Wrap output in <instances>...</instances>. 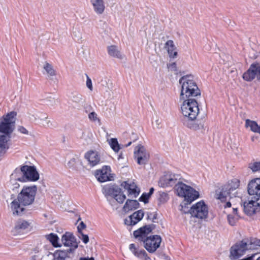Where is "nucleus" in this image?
<instances>
[{"label":"nucleus","instance_id":"obj_1","mask_svg":"<svg viewBox=\"0 0 260 260\" xmlns=\"http://www.w3.org/2000/svg\"><path fill=\"white\" fill-rule=\"evenodd\" d=\"M37 190L36 185L23 187L17 199L12 201L10 204V208L14 215L21 216L24 214L25 209L22 206L32 204Z\"/></svg>","mask_w":260,"mask_h":260},{"label":"nucleus","instance_id":"obj_2","mask_svg":"<svg viewBox=\"0 0 260 260\" xmlns=\"http://www.w3.org/2000/svg\"><path fill=\"white\" fill-rule=\"evenodd\" d=\"M154 224L145 225L134 232V237L140 241H142L145 249L150 253L154 252L160 246L161 242L160 236L148 235L155 228Z\"/></svg>","mask_w":260,"mask_h":260},{"label":"nucleus","instance_id":"obj_3","mask_svg":"<svg viewBox=\"0 0 260 260\" xmlns=\"http://www.w3.org/2000/svg\"><path fill=\"white\" fill-rule=\"evenodd\" d=\"M260 247V240L254 238H246L236 242L230 248V258L231 260L238 259L247 252Z\"/></svg>","mask_w":260,"mask_h":260},{"label":"nucleus","instance_id":"obj_4","mask_svg":"<svg viewBox=\"0 0 260 260\" xmlns=\"http://www.w3.org/2000/svg\"><path fill=\"white\" fill-rule=\"evenodd\" d=\"M179 83L181 85L180 100L195 98L200 95V91L193 80L192 75H188L182 77L179 80Z\"/></svg>","mask_w":260,"mask_h":260},{"label":"nucleus","instance_id":"obj_5","mask_svg":"<svg viewBox=\"0 0 260 260\" xmlns=\"http://www.w3.org/2000/svg\"><path fill=\"white\" fill-rule=\"evenodd\" d=\"M175 188L177 194L184 198L187 204H190L199 197V192L198 191L180 182V180L178 181Z\"/></svg>","mask_w":260,"mask_h":260},{"label":"nucleus","instance_id":"obj_6","mask_svg":"<svg viewBox=\"0 0 260 260\" xmlns=\"http://www.w3.org/2000/svg\"><path fill=\"white\" fill-rule=\"evenodd\" d=\"M181 100L183 101L181 107L182 114L188 120H194L199 112L198 104L195 98Z\"/></svg>","mask_w":260,"mask_h":260},{"label":"nucleus","instance_id":"obj_7","mask_svg":"<svg viewBox=\"0 0 260 260\" xmlns=\"http://www.w3.org/2000/svg\"><path fill=\"white\" fill-rule=\"evenodd\" d=\"M189 211L191 216L200 219H205L208 217V208L203 201L193 205Z\"/></svg>","mask_w":260,"mask_h":260},{"label":"nucleus","instance_id":"obj_8","mask_svg":"<svg viewBox=\"0 0 260 260\" xmlns=\"http://www.w3.org/2000/svg\"><path fill=\"white\" fill-rule=\"evenodd\" d=\"M16 113L11 112L8 113L0 121V132L6 134H11L14 129L15 117Z\"/></svg>","mask_w":260,"mask_h":260},{"label":"nucleus","instance_id":"obj_9","mask_svg":"<svg viewBox=\"0 0 260 260\" xmlns=\"http://www.w3.org/2000/svg\"><path fill=\"white\" fill-rule=\"evenodd\" d=\"M106 196H112L118 203L122 204L126 199V196L117 186H109L104 188Z\"/></svg>","mask_w":260,"mask_h":260},{"label":"nucleus","instance_id":"obj_10","mask_svg":"<svg viewBox=\"0 0 260 260\" xmlns=\"http://www.w3.org/2000/svg\"><path fill=\"white\" fill-rule=\"evenodd\" d=\"M242 77L246 81H251L255 78L260 80V61L252 63L243 74Z\"/></svg>","mask_w":260,"mask_h":260},{"label":"nucleus","instance_id":"obj_11","mask_svg":"<svg viewBox=\"0 0 260 260\" xmlns=\"http://www.w3.org/2000/svg\"><path fill=\"white\" fill-rule=\"evenodd\" d=\"M243 210L248 215H252L260 211V198H252L243 203Z\"/></svg>","mask_w":260,"mask_h":260},{"label":"nucleus","instance_id":"obj_12","mask_svg":"<svg viewBox=\"0 0 260 260\" xmlns=\"http://www.w3.org/2000/svg\"><path fill=\"white\" fill-rule=\"evenodd\" d=\"M61 241L64 246L69 247V249L67 250L69 253L74 254L78 247L76 239L72 233L66 232L63 234L61 237Z\"/></svg>","mask_w":260,"mask_h":260},{"label":"nucleus","instance_id":"obj_13","mask_svg":"<svg viewBox=\"0 0 260 260\" xmlns=\"http://www.w3.org/2000/svg\"><path fill=\"white\" fill-rule=\"evenodd\" d=\"M179 174L168 173L162 176L158 182V185L161 187H167L176 185L178 181L180 180Z\"/></svg>","mask_w":260,"mask_h":260},{"label":"nucleus","instance_id":"obj_14","mask_svg":"<svg viewBox=\"0 0 260 260\" xmlns=\"http://www.w3.org/2000/svg\"><path fill=\"white\" fill-rule=\"evenodd\" d=\"M95 176L98 181L104 182L114 179L113 175L111 174V168L109 166H105L101 170H97Z\"/></svg>","mask_w":260,"mask_h":260},{"label":"nucleus","instance_id":"obj_15","mask_svg":"<svg viewBox=\"0 0 260 260\" xmlns=\"http://www.w3.org/2000/svg\"><path fill=\"white\" fill-rule=\"evenodd\" d=\"M134 154L139 165L146 164L149 159V154L143 146L139 145L136 147Z\"/></svg>","mask_w":260,"mask_h":260},{"label":"nucleus","instance_id":"obj_16","mask_svg":"<svg viewBox=\"0 0 260 260\" xmlns=\"http://www.w3.org/2000/svg\"><path fill=\"white\" fill-rule=\"evenodd\" d=\"M23 170L24 173L26 182L36 181L39 179V174L35 166L24 165Z\"/></svg>","mask_w":260,"mask_h":260},{"label":"nucleus","instance_id":"obj_17","mask_svg":"<svg viewBox=\"0 0 260 260\" xmlns=\"http://www.w3.org/2000/svg\"><path fill=\"white\" fill-rule=\"evenodd\" d=\"M248 192L253 198H260V178L252 179L247 186Z\"/></svg>","mask_w":260,"mask_h":260},{"label":"nucleus","instance_id":"obj_18","mask_svg":"<svg viewBox=\"0 0 260 260\" xmlns=\"http://www.w3.org/2000/svg\"><path fill=\"white\" fill-rule=\"evenodd\" d=\"M30 223L26 220L19 219L15 223L12 230L14 235H18L24 233L29 230Z\"/></svg>","mask_w":260,"mask_h":260},{"label":"nucleus","instance_id":"obj_19","mask_svg":"<svg viewBox=\"0 0 260 260\" xmlns=\"http://www.w3.org/2000/svg\"><path fill=\"white\" fill-rule=\"evenodd\" d=\"M121 186L128 191V196L131 197L136 198L139 194L140 189L134 182L124 181Z\"/></svg>","mask_w":260,"mask_h":260},{"label":"nucleus","instance_id":"obj_20","mask_svg":"<svg viewBox=\"0 0 260 260\" xmlns=\"http://www.w3.org/2000/svg\"><path fill=\"white\" fill-rule=\"evenodd\" d=\"M215 196L216 198L221 202L226 201L228 199H231L233 197H236V192L232 194L227 189L224 188V185L221 188L216 191Z\"/></svg>","mask_w":260,"mask_h":260},{"label":"nucleus","instance_id":"obj_21","mask_svg":"<svg viewBox=\"0 0 260 260\" xmlns=\"http://www.w3.org/2000/svg\"><path fill=\"white\" fill-rule=\"evenodd\" d=\"M144 215V212L142 210H138L125 219L124 223L127 225H135L143 218Z\"/></svg>","mask_w":260,"mask_h":260},{"label":"nucleus","instance_id":"obj_22","mask_svg":"<svg viewBox=\"0 0 260 260\" xmlns=\"http://www.w3.org/2000/svg\"><path fill=\"white\" fill-rule=\"evenodd\" d=\"M15 181L26 182L23 166H21L20 168H16L10 176V182L14 183Z\"/></svg>","mask_w":260,"mask_h":260},{"label":"nucleus","instance_id":"obj_23","mask_svg":"<svg viewBox=\"0 0 260 260\" xmlns=\"http://www.w3.org/2000/svg\"><path fill=\"white\" fill-rule=\"evenodd\" d=\"M130 251L133 254L141 260H151L148 256L146 252L143 249H139L134 244H131L129 246Z\"/></svg>","mask_w":260,"mask_h":260},{"label":"nucleus","instance_id":"obj_24","mask_svg":"<svg viewBox=\"0 0 260 260\" xmlns=\"http://www.w3.org/2000/svg\"><path fill=\"white\" fill-rule=\"evenodd\" d=\"M194 120H184L183 123L188 128L195 130H202L204 129L205 120H197L195 121Z\"/></svg>","mask_w":260,"mask_h":260},{"label":"nucleus","instance_id":"obj_25","mask_svg":"<svg viewBox=\"0 0 260 260\" xmlns=\"http://www.w3.org/2000/svg\"><path fill=\"white\" fill-rule=\"evenodd\" d=\"M85 158L91 167H94L100 162V156L96 151H90L85 154Z\"/></svg>","mask_w":260,"mask_h":260},{"label":"nucleus","instance_id":"obj_26","mask_svg":"<svg viewBox=\"0 0 260 260\" xmlns=\"http://www.w3.org/2000/svg\"><path fill=\"white\" fill-rule=\"evenodd\" d=\"M95 12L98 14H102L105 10V5L103 0H90Z\"/></svg>","mask_w":260,"mask_h":260},{"label":"nucleus","instance_id":"obj_27","mask_svg":"<svg viewBox=\"0 0 260 260\" xmlns=\"http://www.w3.org/2000/svg\"><path fill=\"white\" fill-rule=\"evenodd\" d=\"M74 254L69 253L67 250H56L53 254V260H66Z\"/></svg>","mask_w":260,"mask_h":260},{"label":"nucleus","instance_id":"obj_28","mask_svg":"<svg viewBox=\"0 0 260 260\" xmlns=\"http://www.w3.org/2000/svg\"><path fill=\"white\" fill-rule=\"evenodd\" d=\"M9 138V135H0V157L4 155L8 149L7 142Z\"/></svg>","mask_w":260,"mask_h":260},{"label":"nucleus","instance_id":"obj_29","mask_svg":"<svg viewBox=\"0 0 260 260\" xmlns=\"http://www.w3.org/2000/svg\"><path fill=\"white\" fill-rule=\"evenodd\" d=\"M165 48L167 49L169 56L171 58H176L177 56V52L176 51V48L172 40H169L165 43Z\"/></svg>","mask_w":260,"mask_h":260},{"label":"nucleus","instance_id":"obj_30","mask_svg":"<svg viewBox=\"0 0 260 260\" xmlns=\"http://www.w3.org/2000/svg\"><path fill=\"white\" fill-rule=\"evenodd\" d=\"M240 185V180L237 178H234L231 180L228 183L224 185V188L227 189L229 191H230L232 194L234 193L233 192L235 191L236 189H237Z\"/></svg>","mask_w":260,"mask_h":260},{"label":"nucleus","instance_id":"obj_31","mask_svg":"<svg viewBox=\"0 0 260 260\" xmlns=\"http://www.w3.org/2000/svg\"><path fill=\"white\" fill-rule=\"evenodd\" d=\"M139 206V203L137 201L127 200L123 207V210L124 212H127L138 208Z\"/></svg>","mask_w":260,"mask_h":260},{"label":"nucleus","instance_id":"obj_32","mask_svg":"<svg viewBox=\"0 0 260 260\" xmlns=\"http://www.w3.org/2000/svg\"><path fill=\"white\" fill-rule=\"evenodd\" d=\"M108 52L110 56L119 59L123 58V55L121 53L118 47L115 45H111L108 47Z\"/></svg>","mask_w":260,"mask_h":260},{"label":"nucleus","instance_id":"obj_33","mask_svg":"<svg viewBox=\"0 0 260 260\" xmlns=\"http://www.w3.org/2000/svg\"><path fill=\"white\" fill-rule=\"evenodd\" d=\"M245 126L249 127L250 130L254 133H259L260 125H258L254 121L246 119L245 121Z\"/></svg>","mask_w":260,"mask_h":260},{"label":"nucleus","instance_id":"obj_34","mask_svg":"<svg viewBox=\"0 0 260 260\" xmlns=\"http://www.w3.org/2000/svg\"><path fill=\"white\" fill-rule=\"evenodd\" d=\"M107 142L111 149L116 153H117L121 149L117 139L116 138L108 139Z\"/></svg>","mask_w":260,"mask_h":260},{"label":"nucleus","instance_id":"obj_35","mask_svg":"<svg viewBox=\"0 0 260 260\" xmlns=\"http://www.w3.org/2000/svg\"><path fill=\"white\" fill-rule=\"evenodd\" d=\"M46 239L49 240L55 247H60V245L58 244L59 238L56 234L51 233L46 235Z\"/></svg>","mask_w":260,"mask_h":260},{"label":"nucleus","instance_id":"obj_36","mask_svg":"<svg viewBox=\"0 0 260 260\" xmlns=\"http://www.w3.org/2000/svg\"><path fill=\"white\" fill-rule=\"evenodd\" d=\"M43 68L48 75L50 76L55 75V70L53 69V67L49 63L45 62Z\"/></svg>","mask_w":260,"mask_h":260},{"label":"nucleus","instance_id":"obj_37","mask_svg":"<svg viewBox=\"0 0 260 260\" xmlns=\"http://www.w3.org/2000/svg\"><path fill=\"white\" fill-rule=\"evenodd\" d=\"M249 168L253 172L260 171V161H255L249 164Z\"/></svg>","mask_w":260,"mask_h":260},{"label":"nucleus","instance_id":"obj_38","mask_svg":"<svg viewBox=\"0 0 260 260\" xmlns=\"http://www.w3.org/2000/svg\"><path fill=\"white\" fill-rule=\"evenodd\" d=\"M239 219V216L238 215H228V219L229 221V223L231 225H234L236 222V221Z\"/></svg>","mask_w":260,"mask_h":260},{"label":"nucleus","instance_id":"obj_39","mask_svg":"<svg viewBox=\"0 0 260 260\" xmlns=\"http://www.w3.org/2000/svg\"><path fill=\"white\" fill-rule=\"evenodd\" d=\"M42 254L39 251L35 250L31 252V260H41Z\"/></svg>","mask_w":260,"mask_h":260},{"label":"nucleus","instance_id":"obj_40","mask_svg":"<svg viewBox=\"0 0 260 260\" xmlns=\"http://www.w3.org/2000/svg\"><path fill=\"white\" fill-rule=\"evenodd\" d=\"M150 197V196H149L148 193L145 192L141 195L139 198V201L144 202L145 204H146L148 203V200Z\"/></svg>","mask_w":260,"mask_h":260},{"label":"nucleus","instance_id":"obj_41","mask_svg":"<svg viewBox=\"0 0 260 260\" xmlns=\"http://www.w3.org/2000/svg\"><path fill=\"white\" fill-rule=\"evenodd\" d=\"M147 219L150 220L152 222H154L155 220L157 219V214L155 212H147Z\"/></svg>","mask_w":260,"mask_h":260},{"label":"nucleus","instance_id":"obj_42","mask_svg":"<svg viewBox=\"0 0 260 260\" xmlns=\"http://www.w3.org/2000/svg\"><path fill=\"white\" fill-rule=\"evenodd\" d=\"M78 237L85 244L87 243L89 241L88 236L84 234L82 232L79 233Z\"/></svg>","mask_w":260,"mask_h":260},{"label":"nucleus","instance_id":"obj_43","mask_svg":"<svg viewBox=\"0 0 260 260\" xmlns=\"http://www.w3.org/2000/svg\"><path fill=\"white\" fill-rule=\"evenodd\" d=\"M17 131L18 132L22 134L28 135L29 134V132L26 129L25 127L23 126L19 125L17 127Z\"/></svg>","mask_w":260,"mask_h":260},{"label":"nucleus","instance_id":"obj_44","mask_svg":"<svg viewBox=\"0 0 260 260\" xmlns=\"http://www.w3.org/2000/svg\"><path fill=\"white\" fill-rule=\"evenodd\" d=\"M86 78H87L86 82V86L90 91H92L93 87H92L91 80L87 75H86Z\"/></svg>","mask_w":260,"mask_h":260},{"label":"nucleus","instance_id":"obj_45","mask_svg":"<svg viewBox=\"0 0 260 260\" xmlns=\"http://www.w3.org/2000/svg\"><path fill=\"white\" fill-rule=\"evenodd\" d=\"M36 116L38 117V120L41 121L46 120L47 118V115L46 113L39 112L36 113Z\"/></svg>","mask_w":260,"mask_h":260},{"label":"nucleus","instance_id":"obj_46","mask_svg":"<svg viewBox=\"0 0 260 260\" xmlns=\"http://www.w3.org/2000/svg\"><path fill=\"white\" fill-rule=\"evenodd\" d=\"M73 100L74 102L76 103L81 102L82 101V95L80 94L77 93L74 95Z\"/></svg>","mask_w":260,"mask_h":260},{"label":"nucleus","instance_id":"obj_47","mask_svg":"<svg viewBox=\"0 0 260 260\" xmlns=\"http://www.w3.org/2000/svg\"><path fill=\"white\" fill-rule=\"evenodd\" d=\"M85 228H86L85 224L83 221L81 222L77 226L78 233L82 232V230L84 229Z\"/></svg>","mask_w":260,"mask_h":260},{"label":"nucleus","instance_id":"obj_48","mask_svg":"<svg viewBox=\"0 0 260 260\" xmlns=\"http://www.w3.org/2000/svg\"><path fill=\"white\" fill-rule=\"evenodd\" d=\"M41 260H53V256L52 253L44 255Z\"/></svg>","mask_w":260,"mask_h":260},{"label":"nucleus","instance_id":"obj_49","mask_svg":"<svg viewBox=\"0 0 260 260\" xmlns=\"http://www.w3.org/2000/svg\"><path fill=\"white\" fill-rule=\"evenodd\" d=\"M88 117L90 120L95 121L97 119V114L94 112H91L88 115Z\"/></svg>","mask_w":260,"mask_h":260},{"label":"nucleus","instance_id":"obj_50","mask_svg":"<svg viewBox=\"0 0 260 260\" xmlns=\"http://www.w3.org/2000/svg\"><path fill=\"white\" fill-rule=\"evenodd\" d=\"M168 68L171 71H176L177 66L176 63L173 62L169 64V65H168Z\"/></svg>","mask_w":260,"mask_h":260},{"label":"nucleus","instance_id":"obj_51","mask_svg":"<svg viewBox=\"0 0 260 260\" xmlns=\"http://www.w3.org/2000/svg\"><path fill=\"white\" fill-rule=\"evenodd\" d=\"M75 162H76V159L74 158H73L70 161H69L67 165L69 168H72L75 165Z\"/></svg>","mask_w":260,"mask_h":260},{"label":"nucleus","instance_id":"obj_52","mask_svg":"<svg viewBox=\"0 0 260 260\" xmlns=\"http://www.w3.org/2000/svg\"><path fill=\"white\" fill-rule=\"evenodd\" d=\"M29 119L32 121H38V117L36 116V114L35 115L32 114L30 115Z\"/></svg>","mask_w":260,"mask_h":260},{"label":"nucleus","instance_id":"obj_53","mask_svg":"<svg viewBox=\"0 0 260 260\" xmlns=\"http://www.w3.org/2000/svg\"><path fill=\"white\" fill-rule=\"evenodd\" d=\"M10 183L13 186V189H14L15 188H18L20 186V185L17 182V181L14 182V183L10 182Z\"/></svg>","mask_w":260,"mask_h":260},{"label":"nucleus","instance_id":"obj_54","mask_svg":"<svg viewBox=\"0 0 260 260\" xmlns=\"http://www.w3.org/2000/svg\"><path fill=\"white\" fill-rule=\"evenodd\" d=\"M79 260H94L93 257H81Z\"/></svg>","mask_w":260,"mask_h":260},{"label":"nucleus","instance_id":"obj_55","mask_svg":"<svg viewBox=\"0 0 260 260\" xmlns=\"http://www.w3.org/2000/svg\"><path fill=\"white\" fill-rule=\"evenodd\" d=\"M225 208H229L231 207V203L230 202H227L224 205Z\"/></svg>","mask_w":260,"mask_h":260},{"label":"nucleus","instance_id":"obj_56","mask_svg":"<svg viewBox=\"0 0 260 260\" xmlns=\"http://www.w3.org/2000/svg\"><path fill=\"white\" fill-rule=\"evenodd\" d=\"M52 125V123L50 121H47L46 122V124H45V126L47 127H50Z\"/></svg>","mask_w":260,"mask_h":260},{"label":"nucleus","instance_id":"obj_57","mask_svg":"<svg viewBox=\"0 0 260 260\" xmlns=\"http://www.w3.org/2000/svg\"><path fill=\"white\" fill-rule=\"evenodd\" d=\"M161 196V197H165V199L166 200L168 199V194L165 192L162 193Z\"/></svg>","mask_w":260,"mask_h":260},{"label":"nucleus","instance_id":"obj_58","mask_svg":"<svg viewBox=\"0 0 260 260\" xmlns=\"http://www.w3.org/2000/svg\"><path fill=\"white\" fill-rule=\"evenodd\" d=\"M153 191H154V188L153 187H151L150 190H149V192H147L149 196H151V194L153 193Z\"/></svg>","mask_w":260,"mask_h":260},{"label":"nucleus","instance_id":"obj_59","mask_svg":"<svg viewBox=\"0 0 260 260\" xmlns=\"http://www.w3.org/2000/svg\"><path fill=\"white\" fill-rule=\"evenodd\" d=\"M233 212L234 213V215H238L237 214V208H233Z\"/></svg>","mask_w":260,"mask_h":260},{"label":"nucleus","instance_id":"obj_60","mask_svg":"<svg viewBox=\"0 0 260 260\" xmlns=\"http://www.w3.org/2000/svg\"><path fill=\"white\" fill-rule=\"evenodd\" d=\"M108 200L109 201V203H110L111 205H112V202H114V199H111V200H109V199H108Z\"/></svg>","mask_w":260,"mask_h":260},{"label":"nucleus","instance_id":"obj_61","mask_svg":"<svg viewBox=\"0 0 260 260\" xmlns=\"http://www.w3.org/2000/svg\"><path fill=\"white\" fill-rule=\"evenodd\" d=\"M132 144V142H129L128 143H127L126 145H125V147H128L129 146H130Z\"/></svg>","mask_w":260,"mask_h":260},{"label":"nucleus","instance_id":"obj_62","mask_svg":"<svg viewBox=\"0 0 260 260\" xmlns=\"http://www.w3.org/2000/svg\"><path fill=\"white\" fill-rule=\"evenodd\" d=\"M109 134H108V133H106V138H107V140L108 139H109Z\"/></svg>","mask_w":260,"mask_h":260},{"label":"nucleus","instance_id":"obj_63","mask_svg":"<svg viewBox=\"0 0 260 260\" xmlns=\"http://www.w3.org/2000/svg\"><path fill=\"white\" fill-rule=\"evenodd\" d=\"M256 260H260V256L258 257Z\"/></svg>","mask_w":260,"mask_h":260},{"label":"nucleus","instance_id":"obj_64","mask_svg":"<svg viewBox=\"0 0 260 260\" xmlns=\"http://www.w3.org/2000/svg\"><path fill=\"white\" fill-rule=\"evenodd\" d=\"M121 157V155H119V157H118V159L120 158Z\"/></svg>","mask_w":260,"mask_h":260}]
</instances>
